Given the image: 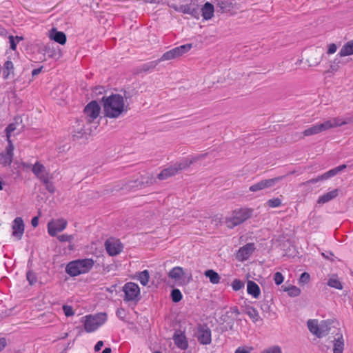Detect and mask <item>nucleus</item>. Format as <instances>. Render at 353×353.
Here are the masks:
<instances>
[{"instance_id":"nucleus-40","label":"nucleus","mask_w":353,"mask_h":353,"mask_svg":"<svg viewBox=\"0 0 353 353\" xmlns=\"http://www.w3.org/2000/svg\"><path fill=\"white\" fill-rule=\"evenodd\" d=\"M182 294L179 289H173L171 292V298L173 302L178 303L182 299Z\"/></svg>"},{"instance_id":"nucleus-51","label":"nucleus","mask_w":353,"mask_h":353,"mask_svg":"<svg viewBox=\"0 0 353 353\" xmlns=\"http://www.w3.org/2000/svg\"><path fill=\"white\" fill-rule=\"evenodd\" d=\"M284 277L281 272H276L274 275V281L276 285H280L283 282Z\"/></svg>"},{"instance_id":"nucleus-18","label":"nucleus","mask_w":353,"mask_h":353,"mask_svg":"<svg viewBox=\"0 0 353 353\" xmlns=\"http://www.w3.org/2000/svg\"><path fill=\"white\" fill-rule=\"evenodd\" d=\"M173 340L175 345L181 350H186L188 344L185 336L182 333H179L177 331L173 335Z\"/></svg>"},{"instance_id":"nucleus-64","label":"nucleus","mask_w":353,"mask_h":353,"mask_svg":"<svg viewBox=\"0 0 353 353\" xmlns=\"http://www.w3.org/2000/svg\"><path fill=\"white\" fill-rule=\"evenodd\" d=\"M43 67L41 66V68H37V69H34L32 71V75L34 77V76H36V75H38L41 72V70H42Z\"/></svg>"},{"instance_id":"nucleus-59","label":"nucleus","mask_w":353,"mask_h":353,"mask_svg":"<svg viewBox=\"0 0 353 353\" xmlns=\"http://www.w3.org/2000/svg\"><path fill=\"white\" fill-rule=\"evenodd\" d=\"M169 6L170 8H173L176 12H182L183 5L177 6L176 4L172 3V4H169Z\"/></svg>"},{"instance_id":"nucleus-14","label":"nucleus","mask_w":353,"mask_h":353,"mask_svg":"<svg viewBox=\"0 0 353 353\" xmlns=\"http://www.w3.org/2000/svg\"><path fill=\"white\" fill-rule=\"evenodd\" d=\"M12 235L17 239H21L24 232V223L22 218L17 217L12 223Z\"/></svg>"},{"instance_id":"nucleus-30","label":"nucleus","mask_w":353,"mask_h":353,"mask_svg":"<svg viewBox=\"0 0 353 353\" xmlns=\"http://www.w3.org/2000/svg\"><path fill=\"white\" fill-rule=\"evenodd\" d=\"M14 74V65L13 63L8 60L6 61L3 66V78L4 79H8L10 74Z\"/></svg>"},{"instance_id":"nucleus-24","label":"nucleus","mask_w":353,"mask_h":353,"mask_svg":"<svg viewBox=\"0 0 353 353\" xmlns=\"http://www.w3.org/2000/svg\"><path fill=\"white\" fill-rule=\"evenodd\" d=\"M248 293L254 298H258L260 295L261 290L259 286L252 281H248L247 283Z\"/></svg>"},{"instance_id":"nucleus-47","label":"nucleus","mask_w":353,"mask_h":353,"mask_svg":"<svg viewBox=\"0 0 353 353\" xmlns=\"http://www.w3.org/2000/svg\"><path fill=\"white\" fill-rule=\"evenodd\" d=\"M60 242H71L74 240V235L61 234L57 236Z\"/></svg>"},{"instance_id":"nucleus-25","label":"nucleus","mask_w":353,"mask_h":353,"mask_svg":"<svg viewBox=\"0 0 353 353\" xmlns=\"http://www.w3.org/2000/svg\"><path fill=\"white\" fill-rule=\"evenodd\" d=\"M338 194H339V190L335 189L332 191L327 192V193L324 194L323 195L321 196L319 198L317 203L319 204H324V203L329 202L330 201L334 199V198H336L338 196Z\"/></svg>"},{"instance_id":"nucleus-23","label":"nucleus","mask_w":353,"mask_h":353,"mask_svg":"<svg viewBox=\"0 0 353 353\" xmlns=\"http://www.w3.org/2000/svg\"><path fill=\"white\" fill-rule=\"evenodd\" d=\"M192 48V44H185L170 50L174 58H177L188 52Z\"/></svg>"},{"instance_id":"nucleus-58","label":"nucleus","mask_w":353,"mask_h":353,"mask_svg":"<svg viewBox=\"0 0 353 353\" xmlns=\"http://www.w3.org/2000/svg\"><path fill=\"white\" fill-rule=\"evenodd\" d=\"M117 316L118 317H119L120 319H123L125 316V310L123 309V308H119L117 310Z\"/></svg>"},{"instance_id":"nucleus-15","label":"nucleus","mask_w":353,"mask_h":353,"mask_svg":"<svg viewBox=\"0 0 353 353\" xmlns=\"http://www.w3.org/2000/svg\"><path fill=\"white\" fill-rule=\"evenodd\" d=\"M346 165L343 164V165H341L338 167H336L327 172H326L325 173H324L323 174L318 176L316 179H312L310 181H309L308 182L310 183H316V182H318L320 180H325V179H327L330 177H332L335 175H336L339 172H340L341 171L343 170L345 168H346Z\"/></svg>"},{"instance_id":"nucleus-55","label":"nucleus","mask_w":353,"mask_h":353,"mask_svg":"<svg viewBox=\"0 0 353 353\" xmlns=\"http://www.w3.org/2000/svg\"><path fill=\"white\" fill-rule=\"evenodd\" d=\"M8 145L6 147V154H10V156L13 157V150H14V145L10 140V139H8Z\"/></svg>"},{"instance_id":"nucleus-49","label":"nucleus","mask_w":353,"mask_h":353,"mask_svg":"<svg viewBox=\"0 0 353 353\" xmlns=\"http://www.w3.org/2000/svg\"><path fill=\"white\" fill-rule=\"evenodd\" d=\"M142 184L151 185L154 182V179L150 174H147L146 176H143L141 178Z\"/></svg>"},{"instance_id":"nucleus-37","label":"nucleus","mask_w":353,"mask_h":353,"mask_svg":"<svg viewBox=\"0 0 353 353\" xmlns=\"http://www.w3.org/2000/svg\"><path fill=\"white\" fill-rule=\"evenodd\" d=\"M46 186V189L50 193H54L55 191V188L52 183V182L50 181L48 179V176L47 177H42V180H41Z\"/></svg>"},{"instance_id":"nucleus-6","label":"nucleus","mask_w":353,"mask_h":353,"mask_svg":"<svg viewBox=\"0 0 353 353\" xmlns=\"http://www.w3.org/2000/svg\"><path fill=\"white\" fill-rule=\"evenodd\" d=\"M123 291L125 293V301H137L140 299V289L137 284L129 282L124 285Z\"/></svg>"},{"instance_id":"nucleus-11","label":"nucleus","mask_w":353,"mask_h":353,"mask_svg":"<svg viewBox=\"0 0 353 353\" xmlns=\"http://www.w3.org/2000/svg\"><path fill=\"white\" fill-rule=\"evenodd\" d=\"M68 222L63 219H60L48 223V231L50 236H55L57 232L63 231L67 226Z\"/></svg>"},{"instance_id":"nucleus-17","label":"nucleus","mask_w":353,"mask_h":353,"mask_svg":"<svg viewBox=\"0 0 353 353\" xmlns=\"http://www.w3.org/2000/svg\"><path fill=\"white\" fill-rule=\"evenodd\" d=\"M49 37L61 45L65 44L67 39L65 34L63 32L57 31L56 28H52L50 31Z\"/></svg>"},{"instance_id":"nucleus-4","label":"nucleus","mask_w":353,"mask_h":353,"mask_svg":"<svg viewBox=\"0 0 353 353\" xmlns=\"http://www.w3.org/2000/svg\"><path fill=\"white\" fill-rule=\"evenodd\" d=\"M253 210L250 208H240L232 212L230 217L226 218L225 223L228 228H233L251 217Z\"/></svg>"},{"instance_id":"nucleus-44","label":"nucleus","mask_w":353,"mask_h":353,"mask_svg":"<svg viewBox=\"0 0 353 353\" xmlns=\"http://www.w3.org/2000/svg\"><path fill=\"white\" fill-rule=\"evenodd\" d=\"M26 278L30 285H32L37 281L36 274L32 271H28L26 274Z\"/></svg>"},{"instance_id":"nucleus-22","label":"nucleus","mask_w":353,"mask_h":353,"mask_svg":"<svg viewBox=\"0 0 353 353\" xmlns=\"http://www.w3.org/2000/svg\"><path fill=\"white\" fill-rule=\"evenodd\" d=\"M32 171L40 180H42V177H47L48 176V174L46 173L44 165L39 162L33 165Z\"/></svg>"},{"instance_id":"nucleus-29","label":"nucleus","mask_w":353,"mask_h":353,"mask_svg":"<svg viewBox=\"0 0 353 353\" xmlns=\"http://www.w3.org/2000/svg\"><path fill=\"white\" fill-rule=\"evenodd\" d=\"M158 64H159L158 60L152 61L145 63L143 64L142 65H141L140 67L137 68L136 73L139 74L143 72H146L150 70H152L154 68H155Z\"/></svg>"},{"instance_id":"nucleus-48","label":"nucleus","mask_w":353,"mask_h":353,"mask_svg":"<svg viewBox=\"0 0 353 353\" xmlns=\"http://www.w3.org/2000/svg\"><path fill=\"white\" fill-rule=\"evenodd\" d=\"M174 57L172 56V54L170 50L165 52L161 57V58H159V59H157L159 61V63L161 62V61H169V60H172V59H174Z\"/></svg>"},{"instance_id":"nucleus-26","label":"nucleus","mask_w":353,"mask_h":353,"mask_svg":"<svg viewBox=\"0 0 353 353\" xmlns=\"http://www.w3.org/2000/svg\"><path fill=\"white\" fill-rule=\"evenodd\" d=\"M332 321L330 320L321 321L319 324V333L317 337L321 338L328 334L330 330V325Z\"/></svg>"},{"instance_id":"nucleus-35","label":"nucleus","mask_w":353,"mask_h":353,"mask_svg":"<svg viewBox=\"0 0 353 353\" xmlns=\"http://www.w3.org/2000/svg\"><path fill=\"white\" fill-rule=\"evenodd\" d=\"M149 279L150 274L148 270H145L138 273V279L139 280L141 284L143 286H145L148 283Z\"/></svg>"},{"instance_id":"nucleus-3","label":"nucleus","mask_w":353,"mask_h":353,"mask_svg":"<svg viewBox=\"0 0 353 353\" xmlns=\"http://www.w3.org/2000/svg\"><path fill=\"white\" fill-rule=\"evenodd\" d=\"M347 123V122L346 121H341V120L339 118H333L327 120L322 123H317L316 125L311 126L310 128L305 130L303 132V134L304 137L314 135L323 131L327 130L329 129L337 126H341Z\"/></svg>"},{"instance_id":"nucleus-8","label":"nucleus","mask_w":353,"mask_h":353,"mask_svg":"<svg viewBox=\"0 0 353 353\" xmlns=\"http://www.w3.org/2000/svg\"><path fill=\"white\" fill-rule=\"evenodd\" d=\"M185 3L183 4L182 13L188 14L195 19L200 17V8L197 3L198 0H181Z\"/></svg>"},{"instance_id":"nucleus-32","label":"nucleus","mask_w":353,"mask_h":353,"mask_svg":"<svg viewBox=\"0 0 353 353\" xmlns=\"http://www.w3.org/2000/svg\"><path fill=\"white\" fill-rule=\"evenodd\" d=\"M205 276L209 278L210 282L213 284H217L220 282L221 277L219 274L212 270H208L205 272Z\"/></svg>"},{"instance_id":"nucleus-50","label":"nucleus","mask_w":353,"mask_h":353,"mask_svg":"<svg viewBox=\"0 0 353 353\" xmlns=\"http://www.w3.org/2000/svg\"><path fill=\"white\" fill-rule=\"evenodd\" d=\"M12 156L10 154H3L1 159V162L5 165H10L12 161Z\"/></svg>"},{"instance_id":"nucleus-36","label":"nucleus","mask_w":353,"mask_h":353,"mask_svg":"<svg viewBox=\"0 0 353 353\" xmlns=\"http://www.w3.org/2000/svg\"><path fill=\"white\" fill-rule=\"evenodd\" d=\"M323 57V54H319L316 52L311 55L310 57L307 59L308 63H310V66L317 65L320 63L321 59Z\"/></svg>"},{"instance_id":"nucleus-34","label":"nucleus","mask_w":353,"mask_h":353,"mask_svg":"<svg viewBox=\"0 0 353 353\" xmlns=\"http://www.w3.org/2000/svg\"><path fill=\"white\" fill-rule=\"evenodd\" d=\"M245 313L252 320L253 322H256L260 319V316L258 311L253 307L248 306L246 307Z\"/></svg>"},{"instance_id":"nucleus-52","label":"nucleus","mask_w":353,"mask_h":353,"mask_svg":"<svg viewBox=\"0 0 353 353\" xmlns=\"http://www.w3.org/2000/svg\"><path fill=\"white\" fill-rule=\"evenodd\" d=\"M15 130H16V124L15 123H10L8 125V127L6 128L7 139H10L11 132H12Z\"/></svg>"},{"instance_id":"nucleus-12","label":"nucleus","mask_w":353,"mask_h":353,"mask_svg":"<svg viewBox=\"0 0 353 353\" xmlns=\"http://www.w3.org/2000/svg\"><path fill=\"white\" fill-rule=\"evenodd\" d=\"M216 10L219 13H228L236 8V3L228 0H215Z\"/></svg>"},{"instance_id":"nucleus-54","label":"nucleus","mask_w":353,"mask_h":353,"mask_svg":"<svg viewBox=\"0 0 353 353\" xmlns=\"http://www.w3.org/2000/svg\"><path fill=\"white\" fill-rule=\"evenodd\" d=\"M310 274L307 272H303L301 274L299 278V283H307L310 281Z\"/></svg>"},{"instance_id":"nucleus-53","label":"nucleus","mask_w":353,"mask_h":353,"mask_svg":"<svg viewBox=\"0 0 353 353\" xmlns=\"http://www.w3.org/2000/svg\"><path fill=\"white\" fill-rule=\"evenodd\" d=\"M63 310L66 316H71L74 314L72 307L69 305H63Z\"/></svg>"},{"instance_id":"nucleus-10","label":"nucleus","mask_w":353,"mask_h":353,"mask_svg":"<svg viewBox=\"0 0 353 353\" xmlns=\"http://www.w3.org/2000/svg\"><path fill=\"white\" fill-rule=\"evenodd\" d=\"M107 252L110 256H116L121 252L123 245L119 240L114 239H107L105 242Z\"/></svg>"},{"instance_id":"nucleus-43","label":"nucleus","mask_w":353,"mask_h":353,"mask_svg":"<svg viewBox=\"0 0 353 353\" xmlns=\"http://www.w3.org/2000/svg\"><path fill=\"white\" fill-rule=\"evenodd\" d=\"M232 287L233 290L238 291L244 287V283L240 279H235L232 283Z\"/></svg>"},{"instance_id":"nucleus-1","label":"nucleus","mask_w":353,"mask_h":353,"mask_svg":"<svg viewBox=\"0 0 353 353\" xmlns=\"http://www.w3.org/2000/svg\"><path fill=\"white\" fill-rule=\"evenodd\" d=\"M102 102L104 116L108 118H118L128 109L124 103L123 97L119 94L103 97Z\"/></svg>"},{"instance_id":"nucleus-5","label":"nucleus","mask_w":353,"mask_h":353,"mask_svg":"<svg viewBox=\"0 0 353 353\" xmlns=\"http://www.w3.org/2000/svg\"><path fill=\"white\" fill-rule=\"evenodd\" d=\"M286 175L279 176L272 179H263L253 184L249 188L250 192H258L273 188L277 183L282 181Z\"/></svg>"},{"instance_id":"nucleus-16","label":"nucleus","mask_w":353,"mask_h":353,"mask_svg":"<svg viewBox=\"0 0 353 353\" xmlns=\"http://www.w3.org/2000/svg\"><path fill=\"white\" fill-rule=\"evenodd\" d=\"M206 155H207V154H199L198 156L194 157L191 159H185L179 163H175L174 165H175L176 168H177V171L179 172L180 170L187 169L188 168H189L190 166V165H192L194 162L197 161L198 160H199L201 159L205 158L206 157Z\"/></svg>"},{"instance_id":"nucleus-62","label":"nucleus","mask_w":353,"mask_h":353,"mask_svg":"<svg viewBox=\"0 0 353 353\" xmlns=\"http://www.w3.org/2000/svg\"><path fill=\"white\" fill-rule=\"evenodd\" d=\"M235 353H250V352L249 350H246L245 347H239L236 350Z\"/></svg>"},{"instance_id":"nucleus-21","label":"nucleus","mask_w":353,"mask_h":353,"mask_svg":"<svg viewBox=\"0 0 353 353\" xmlns=\"http://www.w3.org/2000/svg\"><path fill=\"white\" fill-rule=\"evenodd\" d=\"M178 173L177 168L175 165H171L168 168L163 169L158 175L159 180H165L169 177L176 175Z\"/></svg>"},{"instance_id":"nucleus-56","label":"nucleus","mask_w":353,"mask_h":353,"mask_svg":"<svg viewBox=\"0 0 353 353\" xmlns=\"http://www.w3.org/2000/svg\"><path fill=\"white\" fill-rule=\"evenodd\" d=\"M8 39H9V42H10V49H12V50H15L16 48H17V41H15V38L14 36L12 35H10L8 37Z\"/></svg>"},{"instance_id":"nucleus-13","label":"nucleus","mask_w":353,"mask_h":353,"mask_svg":"<svg viewBox=\"0 0 353 353\" xmlns=\"http://www.w3.org/2000/svg\"><path fill=\"white\" fill-rule=\"evenodd\" d=\"M254 250L255 247L254 243H247L239 250L236 257L241 261L247 260L251 256Z\"/></svg>"},{"instance_id":"nucleus-39","label":"nucleus","mask_w":353,"mask_h":353,"mask_svg":"<svg viewBox=\"0 0 353 353\" xmlns=\"http://www.w3.org/2000/svg\"><path fill=\"white\" fill-rule=\"evenodd\" d=\"M284 291L288 292L290 296H297L300 294L301 290L296 286L291 285L288 288H285Z\"/></svg>"},{"instance_id":"nucleus-57","label":"nucleus","mask_w":353,"mask_h":353,"mask_svg":"<svg viewBox=\"0 0 353 353\" xmlns=\"http://www.w3.org/2000/svg\"><path fill=\"white\" fill-rule=\"evenodd\" d=\"M337 50V46L335 43H331L328 46V49L327 53L328 54H331L334 53Z\"/></svg>"},{"instance_id":"nucleus-19","label":"nucleus","mask_w":353,"mask_h":353,"mask_svg":"<svg viewBox=\"0 0 353 353\" xmlns=\"http://www.w3.org/2000/svg\"><path fill=\"white\" fill-rule=\"evenodd\" d=\"M205 20H209L214 16V7L210 2H206L200 9V13Z\"/></svg>"},{"instance_id":"nucleus-60","label":"nucleus","mask_w":353,"mask_h":353,"mask_svg":"<svg viewBox=\"0 0 353 353\" xmlns=\"http://www.w3.org/2000/svg\"><path fill=\"white\" fill-rule=\"evenodd\" d=\"M6 345V339L5 338H0V352L5 348Z\"/></svg>"},{"instance_id":"nucleus-33","label":"nucleus","mask_w":353,"mask_h":353,"mask_svg":"<svg viewBox=\"0 0 353 353\" xmlns=\"http://www.w3.org/2000/svg\"><path fill=\"white\" fill-rule=\"evenodd\" d=\"M307 327L310 332L317 336L319 333V324L318 321L315 319H310L307 321Z\"/></svg>"},{"instance_id":"nucleus-31","label":"nucleus","mask_w":353,"mask_h":353,"mask_svg":"<svg viewBox=\"0 0 353 353\" xmlns=\"http://www.w3.org/2000/svg\"><path fill=\"white\" fill-rule=\"evenodd\" d=\"M184 274L183 270L181 267H174L168 273V276L172 279L176 281L181 279L183 275Z\"/></svg>"},{"instance_id":"nucleus-27","label":"nucleus","mask_w":353,"mask_h":353,"mask_svg":"<svg viewBox=\"0 0 353 353\" xmlns=\"http://www.w3.org/2000/svg\"><path fill=\"white\" fill-rule=\"evenodd\" d=\"M337 337L334 338V353H343L344 347V341L341 334H336Z\"/></svg>"},{"instance_id":"nucleus-2","label":"nucleus","mask_w":353,"mask_h":353,"mask_svg":"<svg viewBox=\"0 0 353 353\" xmlns=\"http://www.w3.org/2000/svg\"><path fill=\"white\" fill-rule=\"evenodd\" d=\"M94 265V261L91 259L76 260L70 262L66 268V272L71 276H76L88 272Z\"/></svg>"},{"instance_id":"nucleus-45","label":"nucleus","mask_w":353,"mask_h":353,"mask_svg":"<svg viewBox=\"0 0 353 353\" xmlns=\"http://www.w3.org/2000/svg\"><path fill=\"white\" fill-rule=\"evenodd\" d=\"M267 204L270 208H276L281 205V200L279 198L269 199Z\"/></svg>"},{"instance_id":"nucleus-9","label":"nucleus","mask_w":353,"mask_h":353,"mask_svg":"<svg viewBox=\"0 0 353 353\" xmlns=\"http://www.w3.org/2000/svg\"><path fill=\"white\" fill-rule=\"evenodd\" d=\"M196 338L202 345L211 343V330L206 324H199L197 327Z\"/></svg>"},{"instance_id":"nucleus-38","label":"nucleus","mask_w":353,"mask_h":353,"mask_svg":"<svg viewBox=\"0 0 353 353\" xmlns=\"http://www.w3.org/2000/svg\"><path fill=\"white\" fill-rule=\"evenodd\" d=\"M327 285L330 287L334 288L339 289V290H341L343 288V285H342L341 283L340 282V281L338 279L334 278V277H331L329 279V281L327 282Z\"/></svg>"},{"instance_id":"nucleus-61","label":"nucleus","mask_w":353,"mask_h":353,"mask_svg":"<svg viewBox=\"0 0 353 353\" xmlns=\"http://www.w3.org/2000/svg\"><path fill=\"white\" fill-rule=\"evenodd\" d=\"M103 345V342L102 341H98L94 346V351L99 352Z\"/></svg>"},{"instance_id":"nucleus-42","label":"nucleus","mask_w":353,"mask_h":353,"mask_svg":"<svg viewBox=\"0 0 353 353\" xmlns=\"http://www.w3.org/2000/svg\"><path fill=\"white\" fill-rule=\"evenodd\" d=\"M261 353H282V351L279 346L274 345L265 348Z\"/></svg>"},{"instance_id":"nucleus-7","label":"nucleus","mask_w":353,"mask_h":353,"mask_svg":"<svg viewBox=\"0 0 353 353\" xmlns=\"http://www.w3.org/2000/svg\"><path fill=\"white\" fill-rule=\"evenodd\" d=\"M100 111L101 107L97 101L93 100L88 103L83 110L86 121L92 123L99 117Z\"/></svg>"},{"instance_id":"nucleus-63","label":"nucleus","mask_w":353,"mask_h":353,"mask_svg":"<svg viewBox=\"0 0 353 353\" xmlns=\"http://www.w3.org/2000/svg\"><path fill=\"white\" fill-rule=\"evenodd\" d=\"M31 224L34 228H36L39 224V218L37 216H34L32 219Z\"/></svg>"},{"instance_id":"nucleus-20","label":"nucleus","mask_w":353,"mask_h":353,"mask_svg":"<svg viewBox=\"0 0 353 353\" xmlns=\"http://www.w3.org/2000/svg\"><path fill=\"white\" fill-rule=\"evenodd\" d=\"M85 318L84 329L87 332H94L99 327L96 319L92 315L85 316Z\"/></svg>"},{"instance_id":"nucleus-28","label":"nucleus","mask_w":353,"mask_h":353,"mask_svg":"<svg viewBox=\"0 0 353 353\" xmlns=\"http://www.w3.org/2000/svg\"><path fill=\"white\" fill-rule=\"evenodd\" d=\"M352 54H353V39L343 46L337 56L343 57Z\"/></svg>"},{"instance_id":"nucleus-41","label":"nucleus","mask_w":353,"mask_h":353,"mask_svg":"<svg viewBox=\"0 0 353 353\" xmlns=\"http://www.w3.org/2000/svg\"><path fill=\"white\" fill-rule=\"evenodd\" d=\"M92 317L96 319V321L99 326L103 325L107 320V316L105 313H99L92 316Z\"/></svg>"},{"instance_id":"nucleus-46","label":"nucleus","mask_w":353,"mask_h":353,"mask_svg":"<svg viewBox=\"0 0 353 353\" xmlns=\"http://www.w3.org/2000/svg\"><path fill=\"white\" fill-rule=\"evenodd\" d=\"M340 63L341 61L338 58L334 59L330 66L329 72L338 71L340 68Z\"/></svg>"}]
</instances>
